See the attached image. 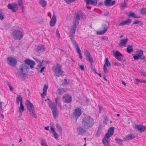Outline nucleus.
Listing matches in <instances>:
<instances>
[{
  "label": "nucleus",
  "instance_id": "obj_37",
  "mask_svg": "<svg viewBox=\"0 0 146 146\" xmlns=\"http://www.w3.org/2000/svg\"><path fill=\"white\" fill-rule=\"evenodd\" d=\"M133 24H139L140 25H142L143 24V23L140 21H135L134 22Z\"/></svg>",
  "mask_w": 146,
  "mask_h": 146
},
{
  "label": "nucleus",
  "instance_id": "obj_61",
  "mask_svg": "<svg viewBox=\"0 0 146 146\" xmlns=\"http://www.w3.org/2000/svg\"><path fill=\"white\" fill-rule=\"evenodd\" d=\"M104 15L105 16L108 17L109 15V12H107L106 13L104 14Z\"/></svg>",
  "mask_w": 146,
  "mask_h": 146
},
{
  "label": "nucleus",
  "instance_id": "obj_58",
  "mask_svg": "<svg viewBox=\"0 0 146 146\" xmlns=\"http://www.w3.org/2000/svg\"><path fill=\"white\" fill-rule=\"evenodd\" d=\"M9 85V88H10V89L11 90V91H13V87H12L11 85H10V84H8Z\"/></svg>",
  "mask_w": 146,
  "mask_h": 146
},
{
  "label": "nucleus",
  "instance_id": "obj_4",
  "mask_svg": "<svg viewBox=\"0 0 146 146\" xmlns=\"http://www.w3.org/2000/svg\"><path fill=\"white\" fill-rule=\"evenodd\" d=\"M61 67V66L58 64H56L53 66L52 70L55 76L59 77L62 74L63 71Z\"/></svg>",
  "mask_w": 146,
  "mask_h": 146
},
{
  "label": "nucleus",
  "instance_id": "obj_19",
  "mask_svg": "<svg viewBox=\"0 0 146 146\" xmlns=\"http://www.w3.org/2000/svg\"><path fill=\"white\" fill-rule=\"evenodd\" d=\"M56 17L54 14L53 15L50 21V25L51 27L54 26L56 22Z\"/></svg>",
  "mask_w": 146,
  "mask_h": 146
},
{
  "label": "nucleus",
  "instance_id": "obj_15",
  "mask_svg": "<svg viewBox=\"0 0 146 146\" xmlns=\"http://www.w3.org/2000/svg\"><path fill=\"white\" fill-rule=\"evenodd\" d=\"M128 40V38L121 39L119 43L118 44L119 46L120 47L125 46Z\"/></svg>",
  "mask_w": 146,
  "mask_h": 146
},
{
  "label": "nucleus",
  "instance_id": "obj_7",
  "mask_svg": "<svg viewBox=\"0 0 146 146\" xmlns=\"http://www.w3.org/2000/svg\"><path fill=\"white\" fill-rule=\"evenodd\" d=\"M13 34L14 38L18 40H19L22 38L23 36V34L22 32L19 30L14 31Z\"/></svg>",
  "mask_w": 146,
  "mask_h": 146
},
{
  "label": "nucleus",
  "instance_id": "obj_59",
  "mask_svg": "<svg viewBox=\"0 0 146 146\" xmlns=\"http://www.w3.org/2000/svg\"><path fill=\"white\" fill-rule=\"evenodd\" d=\"M50 129H51V130L53 132V133H54V132H56V131L55 130L54 128L52 127H51Z\"/></svg>",
  "mask_w": 146,
  "mask_h": 146
},
{
  "label": "nucleus",
  "instance_id": "obj_40",
  "mask_svg": "<svg viewBox=\"0 0 146 146\" xmlns=\"http://www.w3.org/2000/svg\"><path fill=\"white\" fill-rule=\"evenodd\" d=\"M79 21V20H78L74 18V20H73V25H75L76 26H77L78 24Z\"/></svg>",
  "mask_w": 146,
  "mask_h": 146
},
{
  "label": "nucleus",
  "instance_id": "obj_49",
  "mask_svg": "<svg viewBox=\"0 0 146 146\" xmlns=\"http://www.w3.org/2000/svg\"><path fill=\"white\" fill-rule=\"evenodd\" d=\"M133 57L134 58V59L135 60H137L138 59H139V58H140V57H139V56L138 55H137V54H134L133 55Z\"/></svg>",
  "mask_w": 146,
  "mask_h": 146
},
{
  "label": "nucleus",
  "instance_id": "obj_53",
  "mask_svg": "<svg viewBox=\"0 0 146 146\" xmlns=\"http://www.w3.org/2000/svg\"><path fill=\"white\" fill-rule=\"evenodd\" d=\"M23 0H18V2L20 6H22L23 5Z\"/></svg>",
  "mask_w": 146,
  "mask_h": 146
},
{
  "label": "nucleus",
  "instance_id": "obj_52",
  "mask_svg": "<svg viewBox=\"0 0 146 146\" xmlns=\"http://www.w3.org/2000/svg\"><path fill=\"white\" fill-rule=\"evenodd\" d=\"M106 66H105V65H104V71L106 73L108 72Z\"/></svg>",
  "mask_w": 146,
  "mask_h": 146
},
{
  "label": "nucleus",
  "instance_id": "obj_9",
  "mask_svg": "<svg viewBox=\"0 0 146 146\" xmlns=\"http://www.w3.org/2000/svg\"><path fill=\"white\" fill-rule=\"evenodd\" d=\"M7 62L9 64L13 66H15L17 64V60L16 59L9 57L7 59Z\"/></svg>",
  "mask_w": 146,
  "mask_h": 146
},
{
  "label": "nucleus",
  "instance_id": "obj_29",
  "mask_svg": "<svg viewBox=\"0 0 146 146\" xmlns=\"http://www.w3.org/2000/svg\"><path fill=\"white\" fill-rule=\"evenodd\" d=\"M66 90L64 88H60L57 90L58 93L60 95H62L65 92Z\"/></svg>",
  "mask_w": 146,
  "mask_h": 146
},
{
  "label": "nucleus",
  "instance_id": "obj_11",
  "mask_svg": "<svg viewBox=\"0 0 146 146\" xmlns=\"http://www.w3.org/2000/svg\"><path fill=\"white\" fill-rule=\"evenodd\" d=\"M17 4L14 3L9 4L7 6L8 9L11 10L13 12H16L17 10Z\"/></svg>",
  "mask_w": 146,
  "mask_h": 146
},
{
  "label": "nucleus",
  "instance_id": "obj_36",
  "mask_svg": "<svg viewBox=\"0 0 146 146\" xmlns=\"http://www.w3.org/2000/svg\"><path fill=\"white\" fill-rule=\"evenodd\" d=\"M127 3L125 0L124 3H122L120 5V7L121 9H123L126 6Z\"/></svg>",
  "mask_w": 146,
  "mask_h": 146
},
{
  "label": "nucleus",
  "instance_id": "obj_50",
  "mask_svg": "<svg viewBox=\"0 0 146 146\" xmlns=\"http://www.w3.org/2000/svg\"><path fill=\"white\" fill-rule=\"evenodd\" d=\"M4 14L3 13L0 12V18L1 20H3L4 19Z\"/></svg>",
  "mask_w": 146,
  "mask_h": 146
},
{
  "label": "nucleus",
  "instance_id": "obj_3",
  "mask_svg": "<svg viewBox=\"0 0 146 146\" xmlns=\"http://www.w3.org/2000/svg\"><path fill=\"white\" fill-rule=\"evenodd\" d=\"M26 104L27 109L30 113V115L33 116L34 118H36L37 116L35 113L34 106L28 100L26 101Z\"/></svg>",
  "mask_w": 146,
  "mask_h": 146
},
{
  "label": "nucleus",
  "instance_id": "obj_48",
  "mask_svg": "<svg viewBox=\"0 0 146 146\" xmlns=\"http://www.w3.org/2000/svg\"><path fill=\"white\" fill-rule=\"evenodd\" d=\"M108 121V117H106L105 118L104 120L103 121V123L106 125L107 124V122Z\"/></svg>",
  "mask_w": 146,
  "mask_h": 146
},
{
  "label": "nucleus",
  "instance_id": "obj_64",
  "mask_svg": "<svg viewBox=\"0 0 146 146\" xmlns=\"http://www.w3.org/2000/svg\"><path fill=\"white\" fill-rule=\"evenodd\" d=\"M44 68H45L44 67H43L41 68V70H40V72L41 73H42V72H43L44 71Z\"/></svg>",
  "mask_w": 146,
  "mask_h": 146
},
{
  "label": "nucleus",
  "instance_id": "obj_16",
  "mask_svg": "<svg viewBox=\"0 0 146 146\" xmlns=\"http://www.w3.org/2000/svg\"><path fill=\"white\" fill-rule=\"evenodd\" d=\"M113 53L115 57L119 61H121L123 58L121 57L122 55L118 51H113Z\"/></svg>",
  "mask_w": 146,
  "mask_h": 146
},
{
  "label": "nucleus",
  "instance_id": "obj_57",
  "mask_svg": "<svg viewBox=\"0 0 146 146\" xmlns=\"http://www.w3.org/2000/svg\"><path fill=\"white\" fill-rule=\"evenodd\" d=\"M135 80L136 81V82H135V84H138L139 83V82H140V80H139L137 78L135 79Z\"/></svg>",
  "mask_w": 146,
  "mask_h": 146
},
{
  "label": "nucleus",
  "instance_id": "obj_55",
  "mask_svg": "<svg viewBox=\"0 0 146 146\" xmlns=\"http://www.w3.org/2000/svg\"><path fill=\"white\" fill-rule=\"evenodd\" d=\"M79 67L81 69V70L82 71H84L85 70V69L84 68V66L83 65H80L79 66Z\"/></svg>",
  "mask_w": 146,
  "mask_h": 146
},
{
  "label": "nucleus",
  "instance_id": "obj_33",
  "mask_svg": "<svg viewBox=\"0 0 146 146\" xmlns=\"http://www.w3.org/2000/svg\"><path fill=\"white\" fill-rule=\"evenodd\" d=\"M140 14L142 15H146V8H142L140 12Z\"/></svg>",
  "mask_w": 146,
  "mask_h": 146
},
{
  "label": "nucleus",
  "instance_id": "obj_44",
  "mask_svg": "<svg viewBox=\"0 0 146 146\" xmlns=\"http://www.w3.org/2000/svg\"><path fill=\"white\" fill-rule=\"evenodd\" d=\"M54 138L56 139H58V138L59 136L58 134L56 132H54L53 133Z\"/></svg>",
  "mask_w": 146,
  "mask_h": 146
},
{
  "label": "nucleus",
  "instance_id": "obj_23",
  "mask_svg": "<svg viewBox=\"0 0 146 146\" xmlns=\"http://www.w3.org/2000/svg\"><path fill=\"white\" fill-rule=\"evenodd\" d=\"M103 27L104 30L102 31H98L97 32V35H101L104 34L108 30V27L107 25H103Z\"/></svg>",
  "mask_w": 146,
  "mask_h": 146
},
{
  "label": "nucleus",
  "instance_id": "obj_35",
  "mask_svg": "<svg viewBox=\"0 0 146 146\" xmlns=\"http://www.w3.org/2000/svg\"><path fill=\"white\" fill-rule=\"evenodd\" d=\"M104 65H105V66H107L108 67L111 66V64L109 61L108 59V58H106L105 62Z\"/></svg>",
  "mask_w": 146,
  "mask_h": 146
},
{
  "label": "nucleus",
  "instance_id": "obj_22",
  "mask_svg": "<svg viewBox=\"0 0 146 146\" xmlns=\"http://www.w3.org/2000/svg\"><path fill=\"white\" fill-rule=\"evenodd\" d=\"M111 0H105L104 1V4L106 6H111L114 5L115 3V1H111Z\"/></svg>",
  "mask_w": 146,
  "mask_h": 146
},
{
  "label": "nucleus",
  "instance_id": "obj_21",
  "mask_svg": "<svg viewBox=\"0 0 146 146\" xmlns=\"http://www.w3.org/2000/svg\"><path fill=\"white\" fill-rule=\"evenodd\" d=\"M109 139L105 136H104L102 141L103 143L104 146H110V141Z\"/></svg>",
  "mask_w": 146,
  "mask_h": 146
},
{
  "label": "nucleus",
  "instance_id": "obj_26",
  "mask_svg": "<svg viewBox=\"0 0 146 146\" xmlns=\"http://www.w3.org/2000/svg\"><path fill=\"white\" fill-rule=\"evenodd\" d=\"M137 54L139 56L141 59H145V57L143 55V51L142 50H138L137 51Z\"/></svg>",
  "mask_w": 146,
  "mask_h": 146
},
{
  "label": "nucleus",
  "instance_id": "obj_12",
  "mask_svg": "<svg viewBox=\"0 0 146 146\" xmlns=\"http://www.w3.org/2000/svg\"><path fill=\"white\" fill-rule=\"evenodd\" d=\"M134 128L137 129L140 132H143L146 130V126L141 125H135Z\"/></svg>",
  "mask_w": 146,
  "mask_h": 146
},
{
  "label": "nucleus",
  "instance_id": "obj_13",
  "mask_svg": "<svg viewBox=\"0 0 146 146\" xmlns=\"http://www.w3.org/2000/svg\"><path fill=\"white\" fill-rule=\"evenodd\" d=\"M73 113L74 116L76 118L79 117L82 114L81 110L80 108H77L74 110Z\"/></svg>",
  "mask_w": 146,
  "mask_h": 146
},
{
  "label": "nucleus",
  "instance_id": "obj_28",
  "mask_svg": "<svg viewBox=\"0 0 146 146\" xmlns=\"http://www.w3.org/2000/svg\"><path fill=\"white\" fill-rule=\"evenodd\" d=\"M48 87V85L46 84H45L44 86L43 89V92L42 94V96H45L46 95V92Z\"/></svg>",
  "mask_w": 146,
  "mask_h": 146
},
{
  "label": "nucleus",
  "instance_id": "obj_14",
  "mask_svg": "<svg viewBox=\"0 0 146 146\" xmlns=\"http://www.w3.org/2000/svg\"><path fill=\"white\" fill-rule=\"evenodd\" d=\"M135 135L133 133H130L125 137L123 139L124 141H128L133 139L135 138Z\"/></svg>",
  "mask_w": 146,
  "mask_h": 146
},
{
  "label": "nucleus",
  "instance_id": "obj_60",
  "mask_svg": "<svg viewBox=\"0 0 146 146\" xmlns=\"http://www.w3.org/2000/svg\"><path fill=\"white\" fill-rule=\"evenodd\" d=\"M99 111L100 112H101V111H102L103 109V107L102 106H99Z\"/></svg>",
  "mask_w": 146,
  "mask_h": 146
},
{
  "label": "nucleus",
  "instance_id": "obj_17",
  "mask_svg": "<svg viewBox=\"0 0 146 146\" xmlns=\"http://www.w3.org/2000/svg\"><path fill=\"white\" fill-rule=\"evenodd\" d=\"M71 39L73 44L75 46V47L76 48L77 52L78 54L81 53L80 50L75 40H74L72 37L71 38Z\"/></svg>",
  "mask_w": 146,
  "mask_h": 146
},
{
  "label": "nucleus",
  "instance_id": "obj_27",
  "mask_svg": "<svg viewBox=\"0 0 146 146\" xmlns=\"http://www.w3.org/2000/svg\"><path fill=\"white\" fill-rule=\"evenodd\" d=\"M128 16L129 17H132L136 18H140V16L135 14L133 12H130L128 14Z\"/></svg>",
  "mask_w": 146,
  "mask_h": 146
},
{
  "label": "nucleus",
  "instance_id": "obj_51",
  "mask_svg": "<svg viewBox=\"0 0 146 146\" xmlns=\"http://www.w3.org/2000/svg\"><path fill=\"white\" fill-rule=\"evenodd\" d=\"M125 25V22L124 21H123L122 22L120 23L119 24H118V26H123Z\"/></svg>",
  "mask_w": 146,
  "mask_h": 146
},
{
  "label": "nucleus",
  "instance_id": "obj_56",
  "mask_svg": "<svg viewBox=\"0 0 146 146\" xmlns=\"http://www.w3.org/2000/svg\"><path fill=\"white\" fill-rule=\"evenodd\" d=\"M56 35L59 38H60V34H59V31L58 30V29H57L56 30Z\"/></svg>",
  "mask_w": 146,
  "mask_h": 146
},
{
  "label": "nucleus",
  "instance_id": "obj_25",
  "mask_svg": "<svg viewBox=\"0 0 146 146\" xmlns=\"http://www.w3.org/2000/svg\"><path fill=\"white\" fill-rule=\"evenodd\" d=\"M81 127H79L77 128V132L79 135H82L86 132V130Z\"/></svg>",
  "mask_w": 146,
  "mask_h": 146
},
{
  "label": "nucleus",
  "instance_id": "obj_31",
  "mask_svg": "<svg viewBox=\"0 0 146 146\" xmlns=\"http://www.w3.org/2000/svg\"><path fill=\"white\" fill-rule=\"evenodd\" d=\"M133 46L131 45L128 46L127 48V51L130 53L133 51Z\"/></svg>",
  "mask_w": 146,
  "mask_h": 146
},
{
  "label": "nucleus",
  "instance_id": "obj_1",
  "mask_svg": "<svg viewBox=\"0 0 146 146\" xmlns=\"http://www.w3.org/2000/svg\"><path fill=\"white\" fill-rule=\"evenodd\" d=\"M25 64H21L18 69L16 73L17 76L22 80H25L27 78L28 70L30 68H32L34 67L33 66L35 64V61L29 59H27L25 60Z\"/></svg>",
  "mask_w": 146,
  "mask_h": 146
},
{
  "label": "nucleus",
  "instance_id": "obj_32",
  "mask_svg": "<svg viewBox=\"0 0 146 146\" xmlns=\"http://www.w3.org/2000/svg\"><path fill=\"white\" fill-rule=\"evenodd\" d=\"M115 140L116 142L119 145H122L123 142L124 141L123 140H122L118 138H116L115 139Z\"/></svg>",
  "mask_w": 146,
  "mask_h": 146
},
{
  "label": "nucleus",
  "instance_id": "obj_39",
  "mask_svg": "<svg viewBox=\"0 0 146 146\" xmlns=\"http://www.w3.org/2000/svg\"><path fill=\"white\" fill-rule=\"evenodd\" d=\"M125 25H129L131 22L132 20L130 19H128L124 21Z\"/></svg>",
  "mask_w": 146,
  "mask_h": 146
},
{
  "label": "nucleus",
  "instance_id": "obj_34",
  "mask_svg": "<svg viewBox=\"0 0 146 146\" xmlns=\"http://www.w3.org/2000/svg\"><path fill=\"white\" fill-rule=\"evenodd\" d=\"M56 128L57 130L59 131V133L62 134V128L61 126L58 124H56Z\"/></svg>",
  "mask_w": 146,
  "mask_h": 146
},
{
  "label": "nucleus",
  "instance_id": "obj_43",
  "mask_svg": "<svg viewBox=\"0 0 146 146\" xmlns=\"http://www.w3.org/2000/svg\"><path fill=\"white\" fill-rule=\"evenodd\" d=\"M87 59L88 60V61L90 62L91 63H92L93 62V58L91 56L87 58Z\"/></svg>",
  "mask_w": 146,
  "mask_h": 146
},
{
  "label": "nucleus",
  "instance_id": "obj_20",
  "mask_svg": "<svg viewBox=\"0 0 146 146\" xmlns=\"http://www.w3.org/2000/svg\"><path fill=\"white\" fill-rule=\"evenodd\" d=\"M87 5L90 4L96 6L97 4L98 0H84Z\"/></svg>",
  "mask_w": 146,
  "mask_h": 146
},
{
  "label": "nucleus",
  "instance_id": "obj_5",
  "mask_svg": "<svg viewBox=\"0 0 146 146\" xmlns=\"http://www.w3.org/2000/svg\"><path fill=\"white\" fill-rule=\"evenodd\" d=\"M17 103L19 104L20 103V106L19 108V112L20 116L22 115L23 112L25 110L24 106L23 103L22 97L20 95L18 96L16 98Z\"/></svg>",
  "mask_w": 146,
  "mask_h": 146
},
{
  "label": "nucleus",
  "instance_id": "obj_38",
  "mask_svg": "<svg viewBox=\"0 0 146 146\" xmlns=\"http://www.w3.org/2000/svg\"><path fill=\"white\" fill-rule=\"evenodd\" d=\"M40 144L42 146H48L44 140H42L41 141Z\"/></svg>",
  "mask_w": 146,
  "mask_h": 146
},
{
  "label": "nucleus",
  "instance_id": "obj_46",
  "mask_svg": "<svg viewBox=\"0 0 146 146\" xmlns=\"http://www.w3.org/2000/svg\"><path fill=\"white\" fill-rule=\"evenodd\" d=\"M76 0H65V2L68 4H70Z\"/></svg>",
  "mask_w": 146,
  "mask_h": 146
},
{
  "label": "nucleus",
  "instance_id": "obj_18",
  "mask_svg": "<svg viewBox=\"0 0 146 146\" xmlns=\"http://www.w3.org/2000/svg\"><path fill=\"white\" fill-rule=\"evenodd\" d=\"M77 26L75 25H72L71 27V30L70 32L69 36L73 37L74 36Z\"/></svg>",
  "mask_w": 146,
  "mask_h": 146
},
{
  "label": "nucleus",
  "instance_id": "obj_6",
  "mask_svg": "<svg viewBox=\"0 0 146 146\" xmlns=\"http://www.w3.org/2000/svg\"><path fill=\"white\" fill-rule=\"evenodd\" d=\"M48 104L52 110L53 115L54 118L55 119L56 118L58 117V114L56 106L54 102H50Z\"/></svg>",
  "mask_w": 146,
  "mask_h": 146
},
{
  "label": "nucleus",
  "instance_id": "obj_8",
  "mask_svg": "<svg viewBox=\"0 0 146 146\" xmlns=\"http://www.w3.org/2000/svg\"><path fill=\"white\" fill-rule=\"evenodd\" d=\"M63 102L65 103H70L72 100V96L68 94L64 95L62 97Z\"/></svg>",
  "mask_w": 146,
  "mask_h": 146
},
{
  "label": "nucleus",
  "instance_id": "obj_30",
  "mask_svg": "<svg viewBox=\"0 0 146 146\" xmlns=\"http://www.w3.org/2000/svg\"><path fill=\"white\" fill-rule=\"evenodd\" d=\"M39 3L43 7H45L47 5V2L45 0H39Z\"/></svg>",
  "mask_w": 146,
  "mask_h": 146
},
{
  "label": "nucleus",
  "instance_id": "obj_45",
  "mask_svg": "<svg viewBox=\"0 0 146 146\" xmlns=\"http://www.w3.org/2000/svg\"><path fill=\"white\" fill-rule=\"evenodd\" d=\"M103 128L102 125V124H100L99 126L98 129V133L99 132H101V131L102 130V129Z\"/></svg>",
  "mask_w": 146,
  "mask_h": 146
},
{
  "label": "nucleus",
  "instance_id": "obj_47",
  "mask_svg": "<svg viewBox=\"0 0 146 146\" xmlns=\"http://www.w3.org/2000/svg\"><path fill=\"white\" fill-rule=\"evenodd\" d=\"M74 18L76 19V20H80V15L78 13H76V15L75 17H74Z\"/></svg>",
  "mask_w": 146,
  "mask_h": 146
},
{
  "label": "nucleus",
  "instance_id": "obj_63",
  "mask_svg": "<svg viewBox=\"0 0 146 146\" xmlns=\"http://www.w3.org/2000/svg\"><path fill=\"white\" fill-rule=\"evenodd\" d=\"M114 65L116 66H121V64L119 63H114Z\"/></svg>",
  "mask_w": 146,
  "mask_h": 146
},
{
  "label": "nucleus",
  "instance_id": "obj_41",
  "mask_svg": "<svg viewBox=\"0 0 146 146\" xmlns=\"http://www.w3.org/2000/svg\"><path fill=\"white\" fill-rule=\"evenodd\" d=\"M84 54L86 56V58L91 56L88 50H86L84 52Z\"/></svg>",
  "mask_w": 146,
  "mask_h": 146
},
{
  "label": "nucleus",
  "instance_id": "obj_24",
  "mask_svg": "<svg viewBox=\"0 0 146 146\" xmlns=\"http://www.w3.org/2000/svg\"><path fill=\"white\" fill-rule=\"evenodd\" d=\"M45 47L42 45H39L36 48V51L38 52H42L45 50Z\"/></svg>",
  "mask_w": 146,
  "mask_h": 146
},
{
  "label": "nucleus",
  "instance_id": "obj_42",
  "mask_svg": "<svg viewBox=\"0 0 146 146\" xmlns=\"http://www.w3.org/2000/svg\"><path fill=\"white\" fill-rule=\"evenodd\" d=\"M43 19L42 18H39L37 20V22L39 24H41L43 22Z\"/></svg>",
  "mask_w": 146,
  "mask_h": 146
},
{
  "label": "nucleus",
  "instance_id": "obj_62",
  "mask_svg": "<svg viewBox=\"0 0 146 146\" xmlns=\"http://www.w3.org/2000/svg\"><path fill=\"white\" fill-rule=\"evenodd\" d=\"M141 75L143 76H146V72H142L141 73Z\"/></svg>",
  "mask_w": 146,
  "mask_h": 146
},
{
  "label": "nucleus",
  "instance_id": "obj_10",
  "mask_svg": "<svg viewBox=\"0 0 146 146\" xmlns=\"http://www.w3.org/2000/svg\"><path fill=\"white\" fill-rule=\"evenodd\" d=\"M114 129V127H110L108 130V132L106 134L105 136L108 139H109L110 137L113 134Z\"/></svg>",
  "mask_w": 146,
  "mask_h": 146
},
{
  "label": "nucleus",
  "instance_id": "obj_54",
  "mask_svg": "<svg viewBox=\"0 0 146 146\" xmlns=\"http://www.w3.org/2000/svg\"><path fill=\"white\" fill-rule=\"evenodd\" d=\"M101 39L103 40H108V39L106 36H102L101 38Z\"/></svg>",
  "mask_w": 146,
  "mask_h": 146
},
{
  "label": "nucleus",
  "instance_id": "obj_2",
  "mask_svg": "<svg viewBox=\"0 0 146 146\" xmlns=\"http://www.w3.org/2000/svg\"><path fill=\"white\" fill-rule=\"evenodd\" d=\"M94 123V119L89 115L86 116L82 119V125L84 129H89L92 127Z\"/></svg>",
  "mask_w": 146,
  "mask_h": 146
}]
</instances>
